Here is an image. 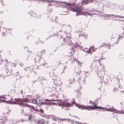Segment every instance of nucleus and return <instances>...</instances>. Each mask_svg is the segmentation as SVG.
Returning a JSON list of instances; mask_svg holds the SVG:
<instances>
[{
  "label": "nucleus",
  "instance_id": "1",
  "mask_svg": "<svg viewBox=\"0 0 124 124\" xmlns=\"http://www.w3.org/2000/svg\"><path fill=\"white\" fill-rule=\"evenodd\" d=\"M12 98L9 101H7L5 100H2L0 99V102H6L7 104H18V105L23 107H27L29 108H30L33 109L36 112L38 111L37 109L35 108L34 106L30 105L26 103L29 102V100L27 98H15L13 99L15 101H11Z\"/></svg>",
  "mask_w": 124,
  "mask_h": 124
},
{
  "label": "nucleus",
  "instance_id": "2",
  "mask_svg": "<svg viewBox=\"0 0 124 124\" xmlns=\"http://www.w3.org/2000/svg\"><path fill=\"white\" fill-rule=\"evenodd\" d=\"M63 3H65L66 5L69 6L70 8V10L74 12H76L77 13L76 14V16L80 14L84 16L89 15L92 16V15L88 12H82L81 11L83 10L81 7H76L75 6L74 3H68L66 2H62Z\"/></svg>",
  "mask_w": 124,
  "mask_h": 124
},
{
  "label": "nucleus",
  "instance_id": "3",
  "mask_svg": "<svg viewBox=\"0 0 124 124\" xmlns=\"http://www.w3.org/2000/svg\"><path fill=\"white\" fill-rule=\"evenodd\" d=\"M72 100L73 101L71 103L67 102H61L60 103L58 104V106H61L62 109L68 110V107L72 106L75 103V99L73 98Z\"/></svg>",
  "mask_w": 124,
  "mask_h": 124
},
{
  "label": "nucleus",
  "instance_id": "4",
  "mask_svg": "<svg viewBox=\"0 0 124 124\" xmlns=\"http://www.w3.org/2000/svg\"><path fill=\"white\" fill-rule=\"evenodd\" d=\"M44 101H46L45 102H44L43 101H41L40 100H39V102L38 105L40 106L42 105H51V101H59L58 100H54V99H51L48 100L47 99H44Z\"/></svg>",
  "mask_w": 124,
  "mask_h": 124
},
{
  "label": "nucleus",
  "instance_id": "5",
  "mask_svg": "<svg viewBox=\"0 0 124 124\" xmlns=\"http://www.w3.org/2000/svg\"><path fill=\"white\" fill-rule=\"evenodd\" d=\"M100 65H101L103 67V69L102 70H102L101 71H98V72L97 73V74L99 78H100L102 79V78H103L104 75L105 74L104 72V67L103 66V65H101V64H100Z\"/></svg>",
  "mask_w": 124,
  "mask_h": 124
},
{
  "label": "nucleus",
  "instance_id": "6",
  "mask_svg": "<svg viewBox=\"0 0 124 124\" xmlns=\"http://www.w3.org/2000/svg\"><path fill=\"white\" fill-rule=\"evenodd\" d=\"M105 15H106V16H105L106 17H111L112 16H113L115 17H117L119 18H124V16H120L119 15H115L113 14H109L106 15V14H105Z\"/></svg>",
  "mask_w": 124,
  "mask_h": 124
},
{
  "label": "nucleus",
  "instance_id": "7",
  "mask_svg": "<svg viewBox=\"0 0 124 124\" xmlns=\"http://www.w3.org/2000/svg\"><path fill=\"white\" fill-rule=\"evenodd\" d=\"M41 57V55H40L38 54L37 55H36L34 58V60L35 62H38L40 63L41 62L40 61Z\"/></svg>",
  "mask_w": 124,
  "mask_h": 124
},
{
  "label": "nucleus",
  "instance_id": "8",
  "mask_svg": "<svg viewBox=\"0 0 124 124\" xmlns=\"http://www.w3.org/2000/svg\"><path fill=\"white\" fill-rule=\"evenodd\" d=\"M59 32H57L56 33H53L52 35H51L48 38L50 39V37L56 36L59 38H60L62 37V36L60 34H59Z\"/></svg>",
  "mask_w": 124,
  "mask_h": 124
},
{
  "label": "nucleus",
  "instance_id": "9",
  "mask_svg": "<svg viewBox=\"0 0 124 124\" xmlns=\"http://www.w3.org/2000/svg\"><path fill=\"white\" fill-rule=\"evenodd\" d=\"M93 105L94 109H102L103 110L104 108L103 107H102L97 106L95 104V103H93Z\"/></svg>",
  "mask_w": 124,
  "mask_h": 124
},
{
  "label": "nucleus",
  "instance_id": "10",
  "mask_svg": "<svg viewBox=\"0 0 124 124\" xmlns=\"http://www.w3.org/2000/svg\"><path fill=\"white\" fill-rule=\"evenodd\" d=\"M85 109H86L89 111L90 110H94L93 105V106H87L86 107H85Z\"/></svg>",
  "mask_w": 124,
  "mask_h": 124
},
{
  "label": "nucleus",
  "instance_id": "11",
  "mask_svg": "<svg viewBox=\"0 0 124 124\" xmlns=\"http://www.w3.org/2000/svg\"><path fill=\"white\" fill-rule=\"evenodd\" d=\"M70 81V79H69L66 81L65 84V85L66 87H70L71 86L70 84L72 83V82H69V81Z\"/></svg>",
  "mask_w": 124,
  "mask_h": 124
},
{
  "label": "nucleus",
  "instance_id": "12",
  "mask_svg": "<svg viewBox=\"0 0 124 124\" xmlns=\"http://www.w3.org/2000/svg\"><path fill=\"white\" fill-rule=\"evenodd\" d=\"M67 42L68 45H71L72 44V43H71V41L70 40V37H68V36H67Z\"/></svg>",
  "mask_w": 124,
  "mask_h": 124
},
{
  "label": "nucleus",
  "instance_id": "13",
  "mask_svg": "<svg viewBox=\"0 0 124 124\" xmlns=\"http://www.w3.org/2000/svg\"><path fill=\"white\" fill-rule=\"evenodd\" d=\"M74 104H75V106L78 108H80L81 109H85V108H83L82 107V105H81L80 104H78L77 103H76L75 102V103Z\"/></svg>",
  "mask_w": 124,
  "mask_h": 124
},
{
  "label": "nucleus",
  "instance_id": "14",
  "mask_svg": "<svg viewBox=\"0 0 124 124\" xmlns=\"http://www.w3.org/2000/svg\"><path fill=\"white\" fill-rule=\"evenodd\" d=\"M90 0H82V4L84 3L85 5L90 3Z\"/></svg>",
  "mask_w": 124,
  "mask_h": 124
},
{
  "label": "nucleus",
  "instance_id": "15",
  "mask_svg": "<svg viewBox=\"0 0 124 124\" xmlns=\"http://www.w3.org/2000/svg\"><path fill=\"white\" fill-rule=\"evenodd\" d=\"M4 28V31H3L2 36H4L6 35V32L7 30H8V31H9L10 30H12V29H5Z\"/></svg>",
  "mask_w": 124,
  "mask_h": 124
},
{
  "label": "nucleus",
  "instance_id": "16",
  "mask_svg": "<svg viewBox=\"0 0 124 124\" xmlns=\"http://www.w3.org/2000/svg\"><path fill=\"white\" fill-rule=\"evenodd\" d=\"M93 46H91L90 47V48H89L88 49H87V51H85V50H83V51L85 52H86L87 53H91V52H90V51H89L90 49H92L93 50V51L94 52L95 51V50H93Z\"/></svg>",
  "mask_w": 124,
  "mask_h": 124
},
{
  "label": "nucleus",
  "instance_id": "17",
  "mask_svg": "<svg viewBox=\"0 0 124 124\" xmlns=\"http://www.w3.org/2000/svg\"><path fill=\"white\" fill-rule=\"evenodd\" d=\"M112 5V6L114 8H111V9H113V8L116 9L118 6V4L117 3H113Z\"/></svg>",
  "mask_w": 124,
  "mask_h": 124
},
{
  "label": "nucleus",
  "instance_id": "18",
  "mask_svg": "<svg viewBox=\"0 0 124 124\" xmlns=\"http://www.w3.org/2000/svg\"><path fill=\"white\" fill-rule=\"evenodd\" d=\"M44 122V119H41L39 120L38 122V124H43Z\"/></svg>",
  "mask_w": 124,
  "mask_h": 124
},
{
  "label": "nucleus",
  "instance_id": "19",
  "mask_svg": "<svg viewBox=\"0 0 124 124\" xmlns=\"http://www.w3.org/2000/svg\"><path fill=\"white\" fill-rule=\"evenodd\" d=\"M110 109H111V110L112 111V112H113L114 111H117V112H116V113H121V111H119L117 110H116L115 109H114L113 108V106H112L111 107V108H110Z\"/></svg>",
  "mask_w": 124,
  "mask_h": 124
},
{
  "label": "nucleus",
  "instance_id": "20",
  "mask_svg": "<svg viewBox=\"0 0 124 124\" xmlns=\"http://www.w3.org/2000/svg\"><path fill=\"white\" fill-rule=\"evenodd\" d=\"M41 65H42L44 66L46 68H48L49 67V66L48 65L47 63H46L45 61H44V62L43 63H42L41 64Z\"/></svg>",
  "mask_w": 124,
  "mask_h": 124
},
{
  "label": "nucleus",
  "instance_id": "21",
  "mask_svg": "<svg viewBox=\"0 0 124 124\" xmlns=\"http://www.w3.org/2000/svg\"><path fill=\"white\" fill-rule=\"evenodd\" d=\"M28 13L29 14H31L30 15L31 16H33V17H36V13H33L32 12H28Z\"/></svg>",
  "mask_w": 124,
  "mask_h": 124
},
{
  "label": "nucleus",
  "instance_id": "22",
  "mask_svg": "<svg viewBox=\"0 0 124 124\" xmlns=\"http://www.w3.org/2000/svg\"><path fill=\"white\" fill-rule=\"evenodd\" d=\"M41 0L43 2H44L45 1H46V0ZM46 1L48 2H61V3H62V2H58V1H54V0H47Z\"/></svg>",
  "mask_w": 124,
  "mask_h": 124
},
{
  "label": "nucleus",
  "instance_id": "23",
  "mask_svg": "<svg viewBox=\"0 0 124 124\" xmlns=\"http://www.w3.org/2000/svg\"><path fill=\"white\" fill-rule=\"evenodd\" d=\"M7 120V119L6 118L3 119L2 118H1L0 119V123L2 122V124H3V123L5 122Z\"/></svg>",
  "mask_w": 124,
  "mask_h": 124
},
{
  "label": "nucleus",
  "instance_id": "24",
  "mask_svg": "<svg viewBox=\"0 0 124 124\" xmlns=\"http://www.w3.org/2000/svg\"><path fill=\"white\" fill-rule=\"evenodd\" d=\"M103 111H110L112 112V111L111 110V109H110V108H104V110H103Z\"/></svg>",
  "mask_w": 124,
  "mask_h": 124
},
{
  "label": "nucleus",
  "instance_id": "25",
  "mask_svg": "<svg viewBox=\"0 0 124 124\" xmlns=\"http://www.w3.org/2000/svg\"><path fill=\"white\" fill-rule=\"evenodd\" d=\"M6 72L8 74V75H10L11 73V71L8 70V69H7L6 70Z\"/></svg>",
  "mask_w": 124,
  "mask_h": 124
},
{
  "label": "nucleus",
  "instance_id": "26",
  "mask_svg": "<svg viewBox=\"0 0 124 124\" xmlns=\"http://www.w3.org/2000/svg\"><path fill=\"white\" fill-rule=\"evenodd\" d=\"M64 45L63 43H60L58 44V45L57 46L56 48H57L59 47H60L61 46H63Z\"/></svg>",
  "mask_w": 124,
  "mask_h": 124
},
{
  "label": "nucleus",
  "instance_id": "27",
  "mask_svg": "<svg viewBox=\"0 0 124 124\" xmlns=\"http://www.w3.org/2000/svg\"><path fill=\"white\" fill-rule=\"evenodd\" d=\"M108 46V44H105V43H103V45H101V46L100 47H107Z\"/></svg>",
  "mask_w": 124,
  "mask_h": 124
},
{
  "label": "nucleus",
  "instance_id": "28",
  "mask_svg": "<svg viewBox=\"0 0 124 124\" xmlns=\"http://www.w3.org/2000/svg\"><path fill=\"white\" fill-rule=\"evenodd\" d=\"M59 119V120H60L62 121H63L64 120H67L68 121H69V122H70V119H67L66 118L62 119L61 118H60Z\"/></svg>",
  "mask_w": 124,
  "mask_h": 124
},
{
  "label": "nucleus",
  "instance_id": "29",
  "mask_svg": "<svg viewBox=\"0 0 124 124\" xmlns=\"http://www.w3.org/2000/svg\"><path fill=\"white\" fill-rule=\"evenodd\" d=\"M93 0H90V3H92L93 2ZM95 2H96L97 3H98L99 1H100V0H94Z\"/></svg>",
  "mask_w": 124,
  "mask_h": 124
},
{
  "label": "nucleus",
  "instance_id": "30",
  "mask_svg": "<svg viewBox=\"0 0 124 124\" xmlns=\"http://www.w3.org/2000/svg\"><path fill=\"white\" fill-rule=\"evenodd\" d=\"M57 77L56 75H54L53 76V79L54 80H57Z\"/></svg>",
  "mask_w": 124,
  "mask_h": 124
},
{
  "label": "nucleus",
  "instance_id": "31",
  "mask_svg": "<svg viewBox=\"0 0 124 124\" xmlns=\"http://www.w3.org/2000/svg\"><path fill=\"white\" fill-rule=\"evenodd\" d=\"M108 78H106L104 79V82L105 84H106L108 82Z\"/></svg>",
  "mask_w": 124,
  "mask_h": 124
},
{
  "label": "nucleus",
  "instance_id": "32",
  "mask_svg": "<svg viewBox=\"0 0 124 124\" xmlns=\"http://www.w3.org/2000/svg\"><path fill=\"white\" fill-rule=\"evenodd\" d=\"M64 8L66 9V10L65 11H64L63 12H65V13L62 14V15H66L67 14V11H68V9L66 8L65 7Z\"/></svg>",
  "mask_w": 124,
  "mask_h": 124
},
{
  "label": "nucleus",
  "instance_id": "33",
  "mask_svg": "<svg viewBox=\"0 0 124 124\" xmlns=\"http://www.w3.org/2000/svg\"><path fill=\"white\" fill-rule=\"evenodd\" d=\"M88 72L87 71H86L85 72V77L84 78V79L83 80V84H84V83H85V81H84V80L85 78L86 77V73H88Z\"/></svg>",
  "mask_w": 124,
  "mask_h": 124
},
{
  "label": "nucleus",
  "instance_id": "34",
  "mask_svg": "<svg viewBox=\"0 0 124 124\" xmlns=\"http://www.w3.org/2000/svg\"><path fill=\"white\" fill-rule=\"evenodd\" d=\"M32 102L35 104H37V101L36 99L32 100Z\"/></svg>",
  "mask_w": 124,
  "mask_h": 124
},
{
  "label": "nucleus",
  "instance_id": "35",
  "mask_svg": "<svg viewBox=\"0 0 124 124\" xmlns=\"http://www.w3.org/2000/svg\"><path fill=\"white\" fill-rule=\"evenodd\" d=\"M66 56L68 58V59L69 61L71 57H72L71 55V54H70L69 55H67Z\"/></svg>",
  "mask_w": 124,
  "mask_h": 124
},
{
  "label": "nucleus",
  "instance_id": "36",
  "mask_svg": "<svg viewBox=\"0 0 124 124\" xmlns=\"http://www.w3.org/2000/svg\"><path fill=\"white\" fill-rule=\"evenodd\" d=\"M76 60V59L75 58H73V59H72L71 61V63H73Z\"/></svg>",
  "mask_w": 124,
  "mask_h": 124
},
{
  "label": "nucleus",
  "instance_id": "37",
  "mask_svg": "<svg viewBox=\"0 0 124 124\" xmlns=\"http://www.w3.org/2000/svg\"><path fill=\"white\" fill-rule=\"evenodd\" d=\"M71 49V52H70L72 53H74L75 51L74 50V48H72Z\"/></svg>",
  "mask_w": 124,
  "mask_h": 124
},
{
  "label": "nucleus",
  "instance_id": "38",
  "mask_svg": "<svg viewBox=\"0 0 124 124\" xmlns=\"http://www.w3.org/2000/svg\"><path fill=\"white\" fill-rule=\"evenodd\" d=\"M0 2L1 3L2 5L3 6H4V4L3 3V0H0Z\"/></svg>",
  "mask_w": 124,
  "mask_h": 124
},
{
  "label": "nucleus",
  "instance_id": "39",
  "mask_svg": "<svg viewBox=\"0 0 124 124\" xmlns=\"http://www.w3.org/2000/svg\"><path fill=\"white\" fill-rule=\"evenodd\" d=\"M81 72V71L79 70L76 73V74H78V75H80V73Z\"/></svg>",
  "mask_w": 124,
  "mask_h": 124
},
{
  "label": "nucleus",
  "instance_id": "40",
  "mask_svg": "<svg viewBox=\"0 0 124 124\" xmlns=\"http://www.w3.org/2000/svg\"><path fill=\"white\" fill-rule=\"evenodd\" d=\"M31 119V115H29L28 117V120H30Z\"/></svg>",
  "mask_w": 124,
  "mask_h": 124
},
{
  "label": "nucleus",
  "instance_id": "41",
  "mask_svg": "<svg viewBox=\"0 0 124 124\" xmlns=\"http://www.w3.org/2000/svg\"><path fill=\"white\" fill-rule=\"evenodd\" d=\"M59 104V103H52V104H53L54 105H58V104Z\"/></svg>",
  "mask_w": 124,
  "mask_h": 124
},
{
  "label": "nucleus",
  "instance_id": "42",
  "mask_svg": "<svg viewBox=\"0 0 124 124\" xmlns=\"http://www.w3.org/2000/svg\"><path fill=\"white\" fill-rule=\"evenodd\" d=\"M123 38V36H119L118 38L117 39V40L118 41L119 39H122Z\"/></svg>",
  "mask_w": 124,
  "mask_h": 124
},
{
  "label": "nucleus",
  "instance_id": "43",
  "mask_svg": "<svg viewBox=\"0 0 124 124\" xmlns=\"http://www.w3.org/2000/svg\"><path fill=\"white\" fill-rule=\"evenodd\" d=\"M81 77H80L79 78H78V82L79 84H80V80H81Z\"/></svg>",
  "mask_w": 124,
  "mask_h": 124
},
{
  "label": "nucleus",
  "instance_id": "44",
  "mask_svg": "<svg viewBox=\"0 0 124 124\" xmlns=\"http://www.w3.org/2000/svg\"><path fill=\"white\" fill-rule=\"evenodd\" d=\"M76 45L74 46L75 48H76L77 47H78V46L79 47H81V46H80L79 45H78L77 43H76Z\"/></svg>",
  "mask_w": 124,
  "mask_h": 124
},
{
  "label": "nucleus",
  "instance_id": "45",
  "mask_svg": "<svg viewBox=\"0 0 124 124\" xmlns=\"http://www.w3.org/2000/svg\"><path fill=\"white\" fill-rule=\"evenodd\" d=\"M41 16V15L40 14L39 15L37 16H36V18H40Z\"/></svg>",
  "mask_w": 124,
  "mask_h": 124
},
{
  "label": "nucleus",
  "instance_id": "46",
  "mask_svg": "<svg viewBox=\"0 0 124 124\" xmlns=\"http://www.w3.org/2000/svg\"><path fill=\"white\" fill-rule=\"evenodd\" d=\"M80 36H85V34H83L82 35H81V34L79 33V37H80Z\"/></svg>",
  "mask_w": 124,
  "mask_h": 124
},
{
  "label": "nucleus",
  "instance_id": "47",
  "mask_svg": "<svg viewBox=\"0 0 124 124\" xmlns=\"http://www.w3.org/2000/svg\"><path fill=\"white\" fill-rule=\"evenodd\" d=\"M39 111L42 113H43V110L41 109H40Z\"/></svg>",
  "mask_w": 124,
  "mask_h": 124
},
{
  "label": "nucleus",
  "instance_id": "48",
  "mask_svg": "<svg viewBox=\"0 0 124 124\" xmlns=\"http://www.w3.org/2000/svg\"><path fill=\"white\" fill-rule=\"evenodd\" d=\"M107 47H108V48L109 49H110V45L108 43V46Z\"/></svg>",
  "mask_w": 124,
  "mask_h": 124
},
{
  "label": "nucleus",
  "instance_id": "49",
  "mask_svg": "<svg viewBox=\"0 0 124 124\" xmlns=\"http://www.w3.org/2000/svg\"><path fill=\"white\" fill-rule=\"evenodd\" d=\"M19 72H16L15 74V75L16 76H17L18 75L20 76L19 74Z\"/></svg>",
  "mask_w": 124,
  "mask_h": 124
},
{
  "label": "nucleus",
  "instance_id": "50",
  "mask_svg": "<svg viewBox=\"0 0 124 124\" xmlns=\"http://www.w3.org/2000/svg\"><path fill=\"white\" fill-rule=\"evenodd\" d=\"M67 68V67L66 66H65L64 67V68H63V72H62L61 74H62V73H63L64 72V69H65L66 68Z\"/></svg>",
  "mask_w": 124,
  "mask_h": 124
},
{
  "label": "nucleus",
  "instance_id": "51",
  "mask_svg": "<svg viewBox=\"0 0 124 124\" xmlns=\"http://www.w3.org/2000/svg\"><path fill=\"white\" fill-rule=\"evenodd\" d=\"M23 65V63H21L20 64V65L21 67H22Z\"/></svg>",
  "mask_w": 124,
  "mask_h": 124
},
{
  "label": "nucleus",
  "instance_id": "52",
  "mask_svg": "<svg viewBox=\"0 0 124 124\" xmlns=\"http://www.w3.org/2000/svg\"><path fill=\"white\" fill-rule=\"evenodd\" d=\"M36 81V80H35L34 81H32L31 82H32V84H33Z\"/></svg>",
  "mask_w": 124,
  "mask_h": 124
},
{
  "label": "nucleus",
  "instance_id": "53",
  "mask_svg": "<svg viewBox=\"0 0 124 124\" xmlns=\"http://www.w3.org/2000/svg\"><path fill=\"white\" fill-rule=\"evenodd\" d=\"M121 93H123L124 94V90H123L121 91H120Z\"/></svg>",
  "mask_w": 124,
  "mask_h": 124
},
{
  "label": "nucleus",
  "instance_id": "54",
  "mask_svg": "<svg viewBox=\"0 0 124 124\" xmlns=\"http://www.w3.org/2000/svg\"><path fill=\"white\" fill-rule=\"evenodd\" d=\"M92 12H93V11H95V12H99V13H100L98 11H97V10H93V11H92ZM100 13H101V12H100Z\"/></svg>",
  "mask_w": 124,
  "mask_h": 124
},
{
  "label": "nucleus",
  "instance_id": "55",
  "mask_svg": "<svg viewBox=\"0 0 124 124\" xmlns=\"http://www.w3.org/2000/svg\"><path fill=\"white\" fill-rule=\"evenodd\" d=\"M122 29L123 30V34L124 35V27H122Z\"/></svg>",
  "mask_w": 124,
  "mask_h": 124
},
{
  "label": "nucleus",
  "instance_id": "56",
  "mask_svg": "<svg viewBox=\"0 0 124 124\" xmlns=\"http://www.w3.org/2000/svg\"><path fill=\"white\" fill-rule=\"evenodd\" d=\"M89 102L91 104H93V103H94V102H92V101H89Z\"/></svg>",
  "mask_w": 124,
  "mask_h": 124
},
{
  "label": "nucleus",
  "instance_id": "57",
  "mask_svg": "<svg viewBox=\"0 0 124 124\" xmlns=\"http://www.w3.org/2000/svg\"><path fill=\"white\" fill-rule=\"evenodd\" d=\"M100 60H97L96 61H98V62L99 63H100V62H101V61H100Z\"/></svg>",
  "mask_w": 124,
  "mask_h": 124
},
{
  "label": "nucleus",
  "instance_id": "58",
  "mask_svg": "<svg viewBox=\"0 0 124 124\" xmlns=\"http://www.w3.org/2000/svg\"><path fill=\"white\" fill-rule=\"evenodd\" d=\"M55 94H52L51 95V96H55Z\"/></svg>",
  "mask_w": 124,
  "mask_h": 124
},
{
  "label": "nucleus",
  "instance_id": "59",
  "mask_svg": "<svg viewBox=\"0 0 124 124\" xmlns=\"http://www.w3.org/2000/svg\"><path fill=\"white\" fill-rule=\"evenodd\" d=\"M10 111L9 110L8 112H7L6 113L8 115L9 114V113L10 112Z\"/></svg>",
  "mask_w": 124,
  "mask_h": 124
},
{
  "label": "nucleus",
  "instance_id": "60",
  "mask_svg": "<svg viewBox=\"0 0 124 124\" xmlns=\"http://www.w3.org/2000/svg\"><path fill=\"white\" fill-rule=\"evenodd\" d=\"M40 42L41 43L43 44L44 43V41H41V40H40Z\"/></svg>",
  "mask_w": 124,
  "mask_h": 124
},
{
  "label": "nucleus",
  "instance_id": "61",
  "mask_svg": "<svg viewBox=\"0 0 124 124\" xmlns=\"http://www.w3.org/2000/svg\"><path fill=\"white\" fill-rule=\"evenodd\" d=\"M41 53H42L43 52L44 53H45V51L44 50H43L42 51H41Z\"/></svg>",
  "mask_w": 124,
  "mask_h": 124
},
{
  "label": "nucleus",
  "instance_id": "62",
  "mask_svg": "<svg viewBox=\"0 0 124 124\" xmlns=\"http://www.w3.org/2000/svg\"><path fill=\"white\" fill-rule=\"evenodd\" d=\"M21 121L22 122H24V121L23 119H21Z\"/></svg>",
  "mask_w": 124,
  "mask_h": 124
},
{
  "label": "nucleus",
  "instance_id": "63",
  "mask_svg": "<svg viewBox=\"0 0 124 124\" xmlns=\"http://www.w3.org/2000/svg\"><path fill=\"white\" fill-rule=\"evenodd\" d=\"M122 6V7H123V8L122 9H123V8H124V5H122L121 6Z\"/></svg>",
  "mask_w": 124,
  "mask_h": 124
},
{
  "label": "nucleus",
  "instance_id": "64",
  "mask_svg": "<svg viewBox=\"0 0 124 124\" xmlns=\"http://www.w3.org/2000/svg\"><path fill=\"white\" fill-rule=\"evenodd\" d=\"M52 6V4H49L48 5V6Z\"/></svg>",
  "mask_w": 124,
  "mask_h": 124
}]
</instances>
